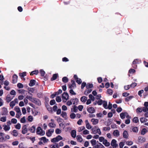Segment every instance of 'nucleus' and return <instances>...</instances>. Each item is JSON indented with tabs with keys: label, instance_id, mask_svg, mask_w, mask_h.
Instances as JSON below:
<instances>
[{
	"label": "nucleus",
	"instance_id": "1",
	"mask_svg": "<svg viewBox=\"0 0 148 148\" xmlns=\"http://www.w3.org/2000/svg\"><path fill=\"white\" fill-rule=\"evenodd\" d=\"M62 139V137L60 135H58L56 137L52 138L51 140V141L52 143H55L58 142L60 140Z\"/></svg>",
	"mask_w": 148,
	"mask_h": 148
},
{
	"label": "nucleus",
	"instance_id": "2",
	"mask_svg": "<svg viewBox=\"0 0 148 148\" xmlns=\"http://www.w3.org/2000/svg\"><path fill=\"white\" fill-rule=\"evenodd\" d=\"M63 101L66 102L69 99V95L66 92H64L62 95Z\"/></svg>",
	"mask_w": 148,
	"mask_h": 148
},
{
	"label": "nucleus",
	"instance_id": "3",
	"mask_svg": "<svg viewBox=\"0 0 148 148\" xmlns=\"http://www.w3.org/2000/svg\"><path fill=\"white\" fill-rule=\"evenodd\" d=\"M36 133L37 134L43 136L45 134V132L42 130V129L40 127H38L36 130Z\"/></svg>",
	"mask_w": 148,
	"mask_h": 148
},
{
	"label": "nucleus",
	"instance_id": "4",
	"mask_svg": "<svg viewBox=\"0 0 148 148\" xmlns=\"http://www.w3.org/2000/svg\"><path fill=\"white\" fill-rule=\"evenodd\" d=\"M31 100V101L34 103L36 104L38 106L41 105V102L39 99L35 98H33L32 100Z\"/></svg>",
	"mask_w": 148,
	"mask_h": 148
},
{
	"label": "nucleus",
	"instance_id": "5",
	"mask_svg": "<svg viewBox=\"0 0 148 148\" xmlns=\"http://www.w3.org/2000/svg\"><path fill=\"white\" fill-rule=\"evenodd\" d=\"M116 140L114 139L112 140L111 142V145L112 147L113 148H116L118 147V145L116 143Z\"/></svg>",
	"mask_w": 148,
	"mask_h": 148
},
{
	"label": "nucleus",
	"instance_id": "6",
	"mask_svg": "<svg viewBox=\"0 0 148 148\" xmlns=\"http://www.w3.org/2000/svg\"><path fill=\"white\" fill-rule=\"evenodd\" d=\"M71 82V84L69 85V88L70 89H72L73 88H76V86L75 81L73 80H72Z\"/></svg>",
	"mask_w": 148,
	"mask_h": 148
},
{
	"label": "nucleus",
	"instance_id": "7",
	"mask_svg": "<svg viewBox=\"0 0 148 148\" xmlns=\"http://www.w3.org/2000/svg\"><path fill=\"white\" fill-rule=\"evenodd\" d=\"M54 130L53 129L49 130L46 132V135L48 137L51 136Z\"/></svg>",
	"mask_w": 148,
	"mask_h": 148
},
{
	"label": "nucleus",
	"instance_id": "8",
	"mask_svg": "<svg viewBox=\"0 0 148 148\" xmlns=\"http://www.w3.org/2000/svg\"><path fill=\"white\" fill-rule=\"evenodd\" d=\"M88 112L90 113H93L95 112V109L92 107H89L87 108Z\"/></svg>",
	"mask_w": 148,
	"mask_h": 148
},
{
	"label": "nucleus",
	"instance_id": "9",
	"mask_svg": "<svg viewBox=\"0 0 148 148\" xmlns=\"http://www.w3.org/2000/svg\"><path fill=\"white\" fill-rule=\"evenodd\" d=\"M138 142L141 143H143L145 142V138L142 136H140L138 137Z\"/></svg>",
	"mask_w": 148,
	"mask_h": 148
},
{
	"label": "nucleus",
	"instance_id": "10",
	"mask_svg": "<svg viewBox=\"0 0 148 148\" xmlns=\"http://www.w3.org/2000/svg\"><path fill=\"white\" fill-rule=\"evenodd\" d=\"M22 133L24 134L26 133L27 132V129L26 127V125H24L22 127Z\"/></svg>",
	"mask_w": 148,
	"mask_h": 148
},
{
	"label": "nucleus",
	"instance_id": "11",
	"mask_svg": "<svg viewBox=\"0 0 148 148\" xmlns=\"http://www.w3.org/2000/svg\"><path fill=\"white\" fill-rule=\"evenodd\" d=\"M12 83L15 84L17 82L18 79V76L16 74H14L12 77Z\"/></svg>",
	"mask_w": 148,
	"mask_h": 148
},
{
	"label": "nucleus",
	"instance_id": "12",
	"mask_svg": "<svg viewBox=\"0 0 148 148\" xmlns=\"http://www.w3.org/2000/svg\"><path fill=\"white\" fill-rule=\"evenodd\" d=\"M8 113V111L7 109L5 108H2V115H7Z\"/></svg>",
	"mask_w": 148,
	"mask_h": 148
},
{
	"label": "nucleus",
	"instance_id": "13",
	"mask_svg": "<svg viewBox=\"0 0 148 148\" xmlns=\"http://www.w3.org/2000/svg\"><path fill=\"white\" fill-rule=\"evenodd\" d=\"M11 134H12L13 136L16 137L17 136L18 133V132L16 130H14L12 131L11 132Z\"/></svg>",
	"mask_w": 148,
	"mask_h": 148
},
{
	"label": "nucleus",
	"instance_id": "14",
	"mask_svg": "<svg viewBox=\"0 0 148 148\" xmlns=\"http://www.w3.org/2000/svg\"><path fill=\"white\" fill-rule=\"evenodd\" d=\"M58 77V73L53 74L52 77L51 79V80L53 81L56 80Z\"/></svg>",
	"mask_w": 148,
	"mask_h": 148
},
{
	"label": "nucleus",
	"instance_id": "15",
	"mask_svg": "<svg viewBox=\"0 0 148 148\" xmlns=\"http://www.w3.org/2000/svg\"><path fill=\"white\" fill-rule=\"evenodd\" d=\"M91 121L93 125H95L98 123L99 120L97 119L92 118L91 119Z\"/></svg>",
	"mask_w": 148,
	"mask_h": 148
},
{
	"label": "nucleus",
	"instance_id": "16",
	"mask_svg": "<svg viewBox=\"0 0 148 148\" xmlns=\"http://www.w3.org/2000/svg\"><path fill=\"white\" fill-rule=\"evenodd\" d=\"M113 135L114 136L118 137L119 135V132L118 130H114L113 132Z\"/></svg>",
	"mask_w": 148,
	"mask_h": 148
},
{
	"label": "nucleus",
	"instance_id": "17",
	"mask_svg": "<svg viewBox=\"0 0 148 148\" xmlns=\"http://www.w3.org/2000/svg\"><path fill=\"white\" fill-rule=\"evenodd\" d=\"M36 83V81L34 79H31L30 80V83H29V85L30 86H34Z\"/></svg>",
	"mask_w": 148,
	"mask_h": 148
},
{
	"label": "nucleus",
	"instance_id": "18",
	"mask_svg": "<svg viewBox=\"0 0 148 148\" xmlns=\"http://www.w3.org/2000/svg\"><path fill=\"white\" fill-rule=\"evenodd\" d=\"M3 127H4L3 129L5 131H9L10 128V126L6 125H3Z\"/></svg>",
	"mask_w": 148,
	"mask_h": 148
},
{
	"label": "nucleus",
	"instance_id": "19",
	"mask_svg": "<svg viewBox=\"0 0 148 148\" xmlns=\"http://www.w3.org/2000/svg\"><path fill=\"white\" fill-rule=\"evenodd\" d=\"M123 136L124 138H127L128 137V134L127 131H124L123 133Z\"/></svg>",
	"mask_w": 148,
	"mask_h": 148
},
{
	"label": "nucleus",
	"instance_id": "20",
	"mask_svg": "<svg viewBox=\"0 0 148 148\" xmlns=\"http://www.w3.org/2000/svg\"><path fill=\"white\" fill-rule=\"evenodd\" d=\"M71 100L72 101L73 104L74 105L77 104L78 102V99L76 98L74 99H71Z\"/></svg>",
	"mask_w": 148,
	"mask_h": 148
},
{
	"label": "nucleus",
	"instance_id": "21",
	"mask_svg": "<svg viewBox=\"0 0 148 148\" xmlns=\"http://www.w3.org/2000/svg\"><path fill=\"white\" fill-rule=\"evenodd\" d=\"M80 101L82 102L85 103L87 99V97L86 96L82 97L80 98Z\"/></svg>",
	"mask_w": 148,
	"mask_h": 148
},
{
	"label": "nucleus",
	"instance_id": "22",
	"mask_svg": "<svg viewBox=\"0 0 148 148\" xmlns=\"http://www.w3.org/2000/svg\"><path fill=\"white\" fill-rule=\"evenodd\" d=\"M127 114V112H122L120 114V116L122 119H123L125 118V114Z\"/></svg>",
	"mask_w": 148,
	"mask_h": 148
},
{
	"label": "nucleus",
	"instance_id": "23",
	"mask_svg": "<svg viewBox=\"0 0 148 148\" xmlns=\"http://www.w3.org/2000/svg\"><path fill=\"white\" fill-rule=\"evenodd\" d=\"M76 131L74 130H72L71 132V135L72 137L75 138L76 136Z\"/></svg>",
	"mask_w": 148,
	"mask_h": 148
},
{
	"label": "nucleus",
	"instance_id": "24",
	"mask_svg": "<svg viewBox=\"0 0 148 148\" xmlns=\"http://www.w3.org/2000/svg\"><path fill=\"white\" fill-rule=\"evenodd\" d=\"M93 86L92 84H90L89 83H88L86 86V88L87 89L89 88H92L93 87Z\"/></svg>",
	"mask_w": 148,
	"mask_h": 148
},
{
	"label": "nucleus",
	"instance_id": "25",
	"mask_svg": "<svg viewBox=\"0 0 148 148\" xmlns=\"http://www.w3.org/2000/svg\"><path fill=\"white\" fill-rule=\"evenodd\" d=\"M147 132V129L144 128H143L141 130L140 132L141 134L142 135H145Z\"/></svg>",
	"mask_w": 148,
	"mask_h": 148
},
{
	"label": "nucleus",
	"instance_id": "26",
	"mask_svg": "<svg viewBox=\"0 0 148 148\" xmlns=\"http://www.w3.org/2000/svg\"><path fill=\"white\" fill-rule=\"evenodd\" d=\"M92 91V90L91 89L86 90L84 91V94L86 95H87L88 94L91 92Z\"/></svg>",
	"mask_w": 148,
	"mask_h": 148
},
{
	"label": "nucleus",
	"instance_id": "27",
	"mask_svg": "<svg viewBox=\"0 0 148 148\" xmlns=\"http://www.w3.org/2000/svg\"><path fill=\"white\" fill-rule=\"evenodd\" d=\"M36 127L34 125L32 126L29 129V130L32 133H34L35 131Z\"/></svg>",
	"mask_w": 148,
	"mask_h": 148
},
{
	"label": "nucleus",
	"instance_id": "28",
	"mask_svg": "<svg viewBox=\"0 0 148 148\" xmlns=\"http://www.w3.org/2000/svg\"><path fill=\"white\" fill-rule=\"evenodd\" d=\"M77 139L78 141L82 142V139L80 135H78L77 136Z\"/></svg>",
	"mask_w": 148,
	"mask_h": 148
},
{
	"label": "nucleus",
	"instance_id": "29",
	"mask_svg": "<svg viewBox=\"0 0 148 148\" xmlns=\"http://www.w3.org/2000/svg\"><path fill=\"white\" fill-rule=\"evenodd\" d=\"M69 79L66 77H64L62 78V81L64 83H67Z\"/></svg>",
	"mask_w": 148,
	"mask_h": 148
},
{
	"label": "nucleus",
	"instance_id": "30",
	"mask_svg": "<svg viewBox=\"0 0 148 148\" xmlns=\"http://www.w3.org/2000/svg\"><path fill=\"white\" fill-rule=\"evenodd\" d=\"M61 115L62 116V117L64 118V119H66V116H67V114L66 113V112H62Z\"/></svg>",
	"mask_w": 148,
	"mask_h": 148
},
{
	"label": "nucleus",
	"instance_id": "31",
	"mask_svg": "<svg viewBox=\"0 0 148 148\" xmlns=\"http://www.w3.org/2000/svg\"><path fill=\"white\" fill-rule=\"evenodd\" d=\"M38 73V70H35L32 71L30 74V75H37Z\"/></svg>",
	"mask_w": 148,
	"mask_h": 148
},
{
	"label": "nucleus",
	"instance_id": "32",
	"mask_svg": "<svg viewBox=\"0 0 148 148\" xmlns=\"http://www.w3.org/2000/svg\"><path fill=\"white\" fill-rule=\"evenodd\" d=\"M19 75L21 77V78H22L26 75V72H24L22 73H19Z\"/></svg>",
	"mask_w": 148,
	"mask_h": 148
},
{
	"label": "nucleus",
	"instance_id": "33",
	"mask_svg": "<svg viewBox=\"0 0 148 148\" xmlns=\"http://www.w3.org/2000/svg\"><path fill=\"white\" fill-rule=\"evenodd\" d=\"M133 97L134 96H130L129 97H128L125 98V101H128L133 98Z\"/></svg>",
	"mask_w": 148,
	"mask_h": 148
},
{
	"label": "nucleus",
	"instance_id": "34",
	"mask_svg": "<svg viewBox=\"0 0 148 148\" xmlns=\"http://www.w3.org/2000/svg\"><path fill=\"white\" fill-rule=\"evenodd\" d=\"M78 111V108L76 106H73V108L71 109V112H76Z\"/></svg>",
	"mask_w": 148,
	"mask_h": 148
},
{
	"label": "nucleus",
	"instance_id": "35",
	"mask_svg": "<svg viewBox=\"0 0 148 148\" xmlns=\"http://www.w3.org/2000/svg\"><path fill=\"white\" fill-rule=\"evenodd\" d=\"M13 98H11V97L9 95H8L6 97V101L7 102H9Z\"/></svg>",
	"mask_w": 148,
	"mask_h": 148
},
{
	"label": "nucleus",
	"instance_id": "36",
	"mask_svg": "<svg viewBox=\"0 0 148 148\" xmlns=\"http://www.w3.org/2000/svg\"><path fill=\"white\" fill-rule=\"evenodd\" d=\"M48 126L50 127L54 128L55 127L56 125L53 123H50L48 124Z\"/></svg>",
	"mask_w": 148,
	"mask_h": 148
},
{
	"label": "nucleus",
	"instance_id": "37",
	"mask_svg": "<svg viewBox=\"0 0 148 148\" xmlns=\"http://www.w3.org/2000/svg\"><path fill=\"white\" fill-rule=\"evenodd\" d=\"M133 121L135 123H137L139 122V120L137 117H135L132 119Z\"/></svg>",
	"mask_w": 148,
	"mask_h": 148
},
{
	"label": "nucleus",
	"instance_id": "38",
	"mask_svg": "<svg viewBox=\"0 0 148 148\" xmlns=\"http://www.w3.org/2000/svg\"><path fill=\"white\" fill-rule=\"evenodd\" d=\"M40 139L41 140H43V141L44 143H47L49 140L48 139H46V138L45 137H42L41 138H40Z\"/></svg>",
	"mask_w": 148,
	"mask_h": 148
},
{
	"label": "nucleus",
	"instance_id": "39",
	"mask_svg": "<svg viewBox=\"0 0 148 148\" xmlns=\"http://www.w3.org/2000/svg\"><path fill=\"white\" fill-rule=\"evenodd\" d=\"M107 93L110 95H112L113 94V91L112 89H109L107 90Z\"/></svg>",
	"mask_w": 148,
	"mask_h": 148
},
{
	"label": "nucleus",
	"instance_id": "40",
	"mask_svg": "<svg viewBox=\"0 0 148 148\" xmlns=\"http://www.w3.org/2000/svg\"><path fill=\"white\" fill-rule=\"evenodd\" d=\"M103 106L105 109H107V101H104L103 102Z\"/></svg>",
	"mask_w": 148,
	"mask_h": 148
},
{
	"label": "nucleus",
	"instance_id": "41",
	"mask_svg": "<svg viewBox=\"0 0 148 148\" xmlns=\"http://www.w3.org/2000/svg\"><path fill=\"white\" fill-rule=\"evenodd\" d=\"M140 121L141 123L145 122L147 121V119L144 117H141L140 118Z\"/></svg>",
	"mask_w": 148,
	"mask_h": 148
},
{
	"label": "nucleus",
	"instance_id": "42",
	"mask_svg": "<svg viewBox=\"0 0 148 148\" xmlns=\"http://www.w3.org/2000/svg\"><path fill=\"white\" fill-rule=\"evenodd\" d=\"M33 118L32 116L29 115L28 117L27 120L29 122H32L33 121Z\"/></svg>",
	"mask_w": 148,
	"mask_h": 148
},
{
	"label": "nucleus",
	"instance_id": "43",
	"mask_svg": "<svg viewBox=\"0 0 148 148\" xmlns=\"http://www.w3.org/2000/svg\"><path fill=\"white\" fill-rule=\"evenodd\" d=\"M132 131L133 132L137 133L138 131V127H134L132 129Z\"/></svg>",
	"mask_w": 148,
	"mask_h": 148
},
{
	"label": "nucleus",
	"instance_id": "44",
	"mask_svg": "<svg viewBox=\"0 0 148 148\" xmlns=\"http://www.w3.org/2000/svg\"><path fill=\"white\" fill-rule=\"evenodd\" d=\"M14 109L15 110L17 113L21 112L20 109L18 107L16 106L14 108Z\"/></svg>",
	"mask_w": 148,
	"mask_h": 148
},
{
	"label": "nucleus",
	"instance_id": "45",
	"mask_svg": "<svg viewBox=\"0 0 148 148\" xmlns=\"http://www.w3.org/2000/svg\"><path fill=\"white\" fill-rule=\"evenodd\" d=\"M40 73L41 75L42 76H44L45 72V71L42 69H41L40 70Z\"/></svg>",
	"mask_w": 148,
	"mask_h": 148
},
{
	"label": "nucleus",
	"instance_id": "46",
	"mask_svg": "<svg viewBox=\"0 0 148 148\" xmlns=\"http://www.w3.org/2000/svg\"><path fill=\"white\" fill-rule=\"evenodd\" d=\"M56 100L58 102H60L61 101V99L59 96H57L56 98Z\"/></svg>",
	"mask_w": 148,
	"mask_h": 148
},
{
	"label": "nucleus",
	"instance_id": "47",
	"mask_svg": "<svg viewBox=\"0 0 148 148\" xmlns=\"http://www.w3.org/2000/svg\"><path fill=\"white\" fill-rule=\"evenodd\" d=\"M91 143L92 146L95 145L96 144V140L94 139H92L91 141Z\"/></svg>",
	"mask_w": 148,
	"mask_h": 148
},
{
	"label": "nucleus",
	"instance_id": "48",
	"mask_svg": "<svg viewBox=\"0 0 148 148\" xmlns=\"http://www.w3.org/2000/svg\"><path fill=\"white\" fill-rule=\"evenodd\" d=\"M15 103L14 101H12L10 103V105L11 107L12 108H13V107L15 105Z\"/></svg>",
	"mask_w": 148,
	"mask_h": 148
},
{
	"label": "nucleus",
	"instance_id": "49",
	"mask_svg": "<svg viewBox=\"0 0 148 148\" xmlns=\"http://www.w3.org/2000/svg\"><path fill=\"white\" fill-rule=\"evenodd\" d=\"M55 132L57 134H59L61 133V131L59 129L57 128L55 130Z\"/></svg>",
	"mask_w": 148,
	"mask_h": 148
},
{
	"label": "nucleus",
	"instance_id": "50",
	"mask_svg": "<svg viewBox=\"0 0 148 148\" xmlns=\"http://www.w3.org/2000/svg\"><path fill=\"white\" fill-rule=\"evenodd\" d=\"M89 97L90 98V99L94 101L95 100V97L91 94H90L89 95Z\"/></svg>",
	"mask_w": 148,
	"mask_h": 148
},
{
	"label": "nucleus",
	"instance_id": "51",
	"mask_svg": "<svg viewBox=\"0 0 148 148\" xmlns=\"http://www.w3.org/2000/svg\"><path fill=\"white\" fill-rule=\"evenodd\" d=\"M15 128L16 129L18 130L20 129L21 128V124L19 123H17V124L15 125Z\"/></svg>",
	"mask_w": 148,
	"mask_h": 148
},
{
	"label": "nucleus",
	"instance_id": "52",
	"mask_svg": "<svg viewBox=\"0 0 148 148\" xmlns=\"http://www.w3.org/2000/svg\"><path fill=\"white\" fill-rule=\"evenodd\" d=\"M20 122L21 123H25L26 122L25 117V116L23 117L20 120Z\"/></svg>",
	"mask_w": 148,
	"mask_h": 148
},
{
	"label": "nucleus",
	"instance_id": "53",
	"mask_svg": "<svg viewBox=\"0 0 148 148\" xmlns=\"http://www.w3.org/2000/svg\"><path fill=\"white\" fill-rule=\"evenodd\" d=\"M76 117V115L74 113H71L70 115V117L71 119H74Z\"/></svg>",
	"mask_w": 148,
	"mask_h": 148
},
{
	"label": "nucleus",
	"instance_id": "54",
	"mask_svg": "<svg viewBox=\"0 0 148 148\" xmlns=\"http://www.w3.org/2000/svg\"><path fill=\"white\" fill-rule=\"evenodd\" d=\"M17 86L18 88H23V85L21 83H19L17 85Z\"/></svg>",
	"mask_w": 148,
	"mask_h": 148
},
{
	"label": "nucleus",
	"instance_id": "55",
	"mask_svg": "<svg viewBox=\"0 0 148 148\" xmlns=\"http://www.w3.org/2000/svg\"><path fill=\"white\" fill-rule=\"evenodd\" d=\"M86 127L88 129H90L91 128V126L89 123H86Z\"/></svg>",
	"mask_w": 148,
	"mask_h": 148
},
{
	"label": "nucleus",
	"instance_id": "56",
	"mask_svg": "<svg viewBox=\"0 0 148 148\" xmlns=\"http://www.w3.org/2000/svg\"><path fill=\"white\" fill-rule=\"evenodd\" d=\"M142 111L144 112H146L148 111V108L147 107H143Z\"/></svg>",
	"mask_w": 148,
	"mask_h": 148
},
{
	"label": "nucleus",
	"instance_id": "57",
	"mask_svg": "<svg viewBox=\"0 0 148 148\" xmlns=\"http://www.w3.org/2000/svg\"><path fill=\"white\" fill-rule=\"evenodd\" d=\"M11 121L12 123L13 124H16L17 122V120L15 118L12 119Z\"/></svg>",
	"mask_w": 148,
	"mask_h": 148
},
{
	"label": "nucleus",
	"instance_id": "58",
	"mask_svg": "<svg viewBox=\"0 0 148 148\" xmlns=\"http://www.w3.org/2000/svg\"><path fill=\"white\" fill-rule=\"evenodd\" d=\"M86 85V83L85 82H83L82 84L81 88L83 89L84 88Z\"/></svg>",
	"mask_w": 148,
	"mask_h": 148
},
{
	"label": "nucleus",
	"instance_id": "59",
	"mask_svg": "<svg viewBox=\"0 0 148 148\" xmlns=\"http://www.w3.org/2000/svg\"><path fill=\"white\" fill-rule=\"evenodd\" d=\"M144 92V90H139L138 93V95L140 97L142 96V94Z\"/></svg>",
	"mask_w": 148,
	"mask_h": 148
},
{
	"label": "nucleus",
	"instance_id": "60",
	"mask_svg": "<svg viewBox=\"0 0 148 148\" xmlns=\"http://www.w3.org/2000/svg\"><path fill=\"white\" fill-rule=\"evenodd\" d=\"M76 81L77 83L79 84H80L82 83V81L81 79L79 78H78L76 80Z\"/></svg>",
	"mask_w": 148,
	"mask_h": 148
},
{
	"label": "nucleus",
	"instance_id": "61",
	"mask_svg": "<svg viewBox=\"0 0 148 148\" xmlns=\"http://www.w3.org/2000/svg\"><path fill=\"white\" fill-rule=\"evenodd\" d=\"M103 101L101 99H99L98 101L97 102L98 104L99 105H101L103 103Z\"/></svg>",
	"mask_w": 148,
	"mask_h": 148
},
{
	"label": "nucleus",
	"instance_id": "62",
	"mask_svg": "<svg viewBox=\"0 0 148 148\" xmlns=\"http://www.w3.org/2000/svg\"><path fill=\"white\" fill-rule=\"evenodd\" d=\"M142 110L140 108L138 107L136 110V111L137 112L141 113L142 111Z\"/></svg>",
	"mask_w": 148,
	"mask_h": 148
},
{
	"label": "nucleus",
	"instance_id": "63",
	"mask_svg": "<svg viewBox=\"0 0 148 148\" xmlns=\"http://www.w3.org/2000/svg\"><path fill=\"white\" fill-rule=\"evenodd\" d=\"M56 103V102L54 99H53L50 101V104L51 105H53Z\"/></svg>",
	"mask_w": 148,
	"mask_h": 148
},
{
	"label": "nucleus",
	"instance_id": "64",
	"mask_svg": "<svg viewBox=\"0 0 148 148\" xmlns=\"http://www.w3.org/2000/svg\"><path fill=\"white\" fill-rule=\"evenodd\" d=\"M98 145L99 148H105L104 146L100 143H99Z\"/></svg>",
	"mask_w": 148,
	"mask_h": 148
}]
</instances>
